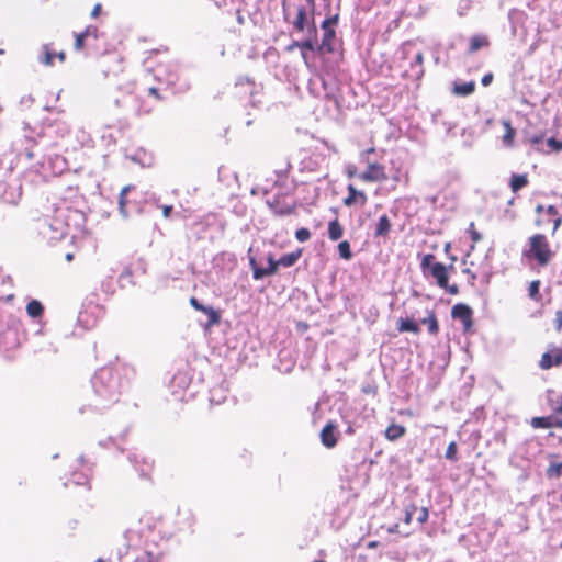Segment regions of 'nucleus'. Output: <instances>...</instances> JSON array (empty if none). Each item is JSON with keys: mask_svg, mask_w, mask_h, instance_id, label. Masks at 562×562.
<instances>
[{"mask_svg": "<svg viewBox=\"0 0 562 562\" xmlns=\"http://www.w3.org/2000/svg\"><path fill=\"white\" fill-rule=\"evenodd\" d=\"M74 49L98 58L97 67L105 77L124 71L122 57L114 49H109L106 36L94 25L75 34Z\"/></svg>", "mask_w": 562, "mask_h": 562, "instance_id": "obj_1", "label": "nucleus"}, {"mask_svg": "<svg viewBox=\"0 0 562 562\" xmlns=\"http://www.w3.org/2000/svg\"><path fill=\"white\" fill-rule=\"evenodd\" d=\"M420 270L426 279H431L436 285L451 295L459 294L457 284H449L450 272L454 270L453 265L446 266L437 261L434 254H425L420 259Z\"/></svg>", "mask_w": 562, "mask_h": 562, "instance_id": "obj_2", "label": "nucleus"}, {"mask_svg": "<svg viewBox=\"0 0 562 562\" xmlns=\"http://www.w3.org/2000/svg\"><path fill=\"white\" fill-rule=\"evenodd\" d=\"M555 252L543 234H535L528 238V246L522 251V257L536 262L538 267L544 268L553 260Z\"/></svg>", "mask_w": 562, "mask_h": 562, "instance_id": "obj_3", "label": "nucleus"}, {"mask_svg": "<svg viewBox=\"0 0 562 562\" xmlns=\"http://www.w3.org/2000/svg\"><path fill=\"white\" fill-rule=\"evenodd\" d=\"M339 22V13H335L328 18H326L322 24L321 27L323 30V38L322 44L319 46L321 50H325L326 53H333L334 52V44L336 40V31L335 27Z\"/></svg>", "mask_w": 562, "mask_h": 562, "instance_id": "obj_4", "label": "nucleus"}, {"mask_svg": "<svg viewBox=\"0 0 562 562\" xmlns=\"http://www.w3.org/2000/svg\"><path fill=\"white\" fill-rule=\"evenodd\" d=\"M135 187L126 186L124 187L119 196V210L123 216H128L131 213H137L140 211L139 201L136 199Z\"/></svg>", "mask_w": 562, "mask_h": 562, "instance_id": "obj_5", "label": "nucleus"}, {"mask_svg": "<svg viewBox=\"0 0 562 562\" xmlns=\"http://www.w3.org/2000/svg\"><path fill=\"white\" fill-rule=\"evenodd\" d=\"M364 164L367 165L366 169L358 175V178L362 182L381 183L389 179L386 168L383 164L370 160Z\"/></svg>", "mask_w": 562, "mask_h": 562, "instance_id": "obj_6", "label": "nucleus"}, {"mask_svg": "<svg viewBox=\"0 0 562 562\" xmlns=\"http://www.w3.org/2000/svg\"><path fill=\"white\" fill-rule=\"evenodd\" d=\"M142 93L138 105L139 114L151 113L155 109V104L164 99L160 94L159 88L156 86L145 87Z\"/></svg>", "mask_w": 562, "mask_h": 562, "instance_id": "obj_7", "label": "nucleus"}, {"mask_svg": "<svg viewBox=\"0 0 562 562\" xmlns=\"http://www.w3.org/2000/svg\"><path fill=\"white\" fill-rule=\"evenodd\" d=\"M451 316L454 319L461 321L463 325V331L468 333L471 330L473 326V311L469 305L464 303L456 304L451 308Z\"/></svg>", "mask_w": 562, "mask_h": 562, "instance_id": "obj_8", "label": "nucleus"}, {"mask_svg": "<svg viewBox=\"0 0 562 562\" xmlns=\"http://www.w3.org/2000/svg\"><path fill=\"white\" fill-rule=\"evenodd\" d=\"M368 195L364 191L357 189L353 184L347 186V195L344 198L342 203L346 207H363L368 203Z\"/></svg>", "mask_w": 562, "mask_h": 562, "instance_id": "obj_9", "label": "nucleus"}, {"mask_svg": "<svg viewBox=\"0 0 562 562\" xmlns=\"http://www.w3.org/2000/svg\"><path fill=\"white\" fill-rule=\"evenodd\" d=\"M562 366V348L552 347L550 350L546 351L539 361V367L542 370H549L552 367Z\"/></svg>", "mask_w": 562, "mask_h": 562, "instance_id": "obj_10", "label": "nucleus"}, {"mask_svg": "<svg viewBox=\"0 0 562 562\" xmlns=\"http://www.w3.org/2000/svg\"><path fill=\"white\" fill-rule=\"evenodd\" d=\"M250 266L252 268V276L255 280H261L265 277L273 276L278 271V260H274L272 255L268 256V267L266 269L259 268L256 265V260L254 258L250 259Z\"/></svg>", "mask_w": 562, "mask_h": 562, "instance_id": "obj_11", "label": "nucleus"}, {"mask_svg": "<svg viewBox=\"0 0 562 562\" xmlns=\"http://www.w3.org/2000/svg\"><path fill=\"white\" fill-rule=\"evenodd\" d=\"M283 196H274L267 199L266 203L269 209L278 216H285L294 213L295 206L282 201Z\"/></svg>", "mask_w": 562, "mask_h": 562, "instance_id": "obj_12", "label": "nucleus"}, {"mask_svg": "<svg viewBox=\"0 0 562 562\" xmlns=\"http://www.w3.org/2000/svg\"><path fill=\"white\" fill-rule=\"evenodd\" d=\"M337 425L334 422H328L321 431V442L324 447L331 449L337 445L338 438L336 435Z\"/></svg>", "mask_w": 562, "mask_h": 562, "instance_id": "obj_13", "label": "nucleus"}, {"mask_svg": "<svg viewBox=\"0 0 562 562\" xmlns=\"http://www.w3.org/2000/svg\"><path fill=\"white\" fill-rule=\"evenodd\" d=\"M530 426L535 429H548L552 427L562 428V419L553 416L532 417Z\"/></svg>", "mask_w": 562, "mask_h": 562, "instance_id": "obj_14", "label": "nucleus"}, {"mask_svg": "<svg viewBox=\"0 0 562 562\" xmlns=\"http://www.w3.org/2000/svg\"><path fill=\"white\" fill-rule=\"evenodd\" d=\"M419 323L427 327V330L431 336H437L439 334V322L434 310H426L425 316L420 318Z\"/></svg>", "mask_w": 562, "mask_h": 562, "instance_id": "obj_15", "label": "nucleus"}, {"mask_svg": "<svg viewBox=\"0 0 562 562\" xmlns=\"http://www.w3.org/2000/svg\"><path fill=\"white\" fill-rule=\"evenodd\" d=\"M292 24L297 32H303L308 26L307 9L305 5L296 7Z\"/></svg>", "mask_w": 562, "mask_h": 562, "instance_id": "obj_16", "label": "nucleus"}, {"mask_svg": "<svg viewBox=\"0 0 562 562\" xmlns=\"http://www.w3.org/2000/svg\"><path fill=\"white\" fill-rule=\"evenodd\" d=\"M491 45L490 38L485 34H475L469 41L468 54L472 55L482 48Z\"/></svg>", "mask_w": 562, "mask_h": 562, "instance_id": "obj_17", "label": "nucleus"}, {"mask_svg": "<svg viewBox=\"0 0 562 562\" xmlns=\"http://www.w3.org/2000/svg\"><path fill=\"white\" fill-rule=\"evenodd\" d=\"M235 87L237 89H243V91L237 92L239 97L246 94L252 97L256 93V82L252 78L247 76L239 77L235 83Z\"/></svg>", "mask_w": 562, "mask_h": 562, "instance_id": "obj_18", "label": "nucleus"}, {"mask_svg": "<svg viewBox=\"0 0 562 562\" xmlns=\"http://www.w3.org/2000/svg\"><path fill=\"white\" fill-rule=\"evenodd\" d=\"M398 333H412L418 335L420 333L419 323L414 318H398L396 322Z\"/></svg>", "mask_w": 562, "mask_h": 562, "instance_id": "obj_19", "label": "nucleus"}, {"mask_svg": "<svg viewBox=\"0 0 562 562\" xmlns=\"http://www.w3.org/2000/svg\"><path fill=\"white\" fill-rule=\"evenodd\" d=\"M547 403L555 415H562V394L554 390H548Z\"/></svg>", "mask_w": 562, "mask_h": 562, "instance_id": "obj_20", "label": "nucleus"}, {"mask_svg": "<svg viewBox=\"0 0 562 562\" xmlns=\"http://www.w3.org/2000/svg\"><path fill=\"white\" fill-rule=\"evenodd\" d=\"M392 228L391 221L386 214H383L379 217L374 236L375 237H387Z\"/></svg>", "mask_w": 562, "mask_h": 562, "instance_id": "obj_21", "label": "nucleus"}, {"mask_svg": "<svg viewBox=\"0 0 562 562\" xmlns=\"http://www.w3.org/2000/svg\"><path fill=\"white\" fill-rule=\"evenodd\" d=\"M406 434V428L398 424H391L385 429V438L390 441H395Z\"/></svg>", "mask_w": 562, "mask_h": 562, "instance_id": "obj_22", "label": "nucleus"}, {"mask_svg": "<svg viewBox=\"0 0 562 562\" xmlns=\"http://www.w3.org/2000/svg\"><path fill=\"white\" fill-rule=\"evenodd\" d=\"M529 180L526 173H513L510 177L509 187L514 193L528 186Z\"/></svg>", "mask_w": 562, "mask_h": 562, "instance_id": "obj_23", "label": "nucleus"}, {"mask_svg": "<svg viewBox=\"0 0 562 562\" xmlns=\"http://www.w3.org/2000/svg\"><path fill=\"white\" fill-rule=\"evenodd\" d=\"M344 235V227L337 218L328 223V237L330 240L336 241Z\"/></svg>", "mask_w": 562, "mask_h": 562, "instance_id": "obj_24", "label": "nucleus"}, {"mask_svg": "<svg viewBox=\"0 0 562 562\" xmlns=\"http://www.w3.org/2000/svg\"><path fill=\"white\" fill-rule=\"evenodd\" d=\"M474 90H475L474 81H469V82H463V83H454L453 89H452L454 94L461 95V97L470 95L474 92Z\"/></svg>", "mask_w": 562, "mask_h": 562, "instance_id": "obj_25", "label": "nucleus"}, {"mask_svg": "<svg viewBox=\"0 0 562 562\" xmlns=\"http://www.w3.org/2000/svg\"><path fill=\"white\" fill-rule=\"evenodd\" d=\"M301 255H302L301 249L285 254L278 259V263H279V266H282V267H292L300 259Z\"/></svg>", "mask_w": 562, "mask_h": 562, "instance_id": "obj_26", "label": "nucleus"}, {"mask_svg": "<svg viewBox=\"0 0 562 562\" xmlns=\"http://www.w3.org/2000/svg\"><path fill=\"white\" fill-rule=\"evenodd\" d=\"M540 285H541L540 280H533L528 285V296H529V299H531L535 302L542 301V295L540 293Z\"/></svg>", "mask_w": 562, "mask_h": 562, "instance_id": "obj_27", "label": "nucleus"}, {"mask_svg": "<svg viewBox=\"0 0 562 562\" xmlns=\"http://www.w3.org/2000/svg\"><path fill=\"white\" fill-rule=\"evenodd\" d=\"M503 126H504V130H505V133L503 135V143L506 146L510 147L514 144V138H515V135H516V131L512 126L509 121H504L503 122Z\"/></svg>", "mask_w": 562, "mask_h": 562, "instance_id": "obj_28", "label": "nucleus"}, {"mask_svg": "<svg viewBox=\"0 0 562 562\" xmlns=\"http://www.w3.org/2000/svg\"><path fill=\"white\" fill-rule=\"evenodd\" d=\"M26 312L31 317L36 318L43 315L44 307L40 301L32 300L26 305Z\"/></svg>", "mask_w": 562, "mask_h": 562, "instance_id": "obj_29", "label": "nucleus"}, {"mask_svg": "<svg viewBox=\"0 0 562 562\" xmlns=\"http://www.w3.org/2000/svg\"><path fill=\"white\" fill-rule=\"evenodd\" d=\"M55 58V52L52 49L49 45L43 46V55L40 58V61L45 66H53Z\"/></svg>", "mask_w": 562, "mask_h": 562, "instance_id": "obj_30", "label": "nucleus"}, {"mask_svg": "<svg viewBox=\"0 0 562 562\" xmlns=\"http://www.w3.org/2000/svg\"><path fill=\"white\" fill-rule=\"evenodd\" d=\"M202 313L206 314L209 317L207 326H214V325L220 324L221 315L213 307L204 306V310H202Z\"/></svg>", "mask_w": 562, "mask_h": 562, "instance_id": "obj_31", "label": "nucleus"}, {"mask_svg": "<svg viewBox=\"0 0 562 562\" xmlns=\"http://www.w3.org/2000/svg\"><path fill=\"white\" fill-rule=\"evenodd\" d=\"M547 214L552 218V222H553L552 233H554L560 227V225L562 223V217L559 214V212L554 205H549L547 207Z\"/></svg>", "mask_w": 562, "mask_h": 562, "instance_id": "obj_32", "label": "nucleus"}, {"mask_svg": "<svg viewBox=\"0 0 562 562\" xmlns=\"http://www.w3.org/2000/svg\"><path fill=\"white\" fill-rule=\"evenodd\" d=\"M468 233L472 239V245L470 246V251L475 249V245L482 240V234L476 229L474 222H471L468 227Z\"/></svg>", "mask_w": 562, "mask_h": 562, "instance_id": "obj_33", "label": "nucleus"}, {"mask_svg": "<svg viewBox=\"0 0 562 562\" xmlns=\"http://www.w3.org/2000/svg\"><path fill=\"white\" fill-rule=\"evenodd\" d=\"M548 479H559L562 475V461L559 463H551L546 471Z\"/></svg>", "mask_w": 562, "mask_h": 562, "instance_id": "obj_34", "label": "nucleus"}, {"mask_svg": "<svg viewBox=\"0 0 562 562\" xmlns=\"http://www.w3.org/2000/svg\"><path fill=\"white\" fill-rule=\"evenodd\" d=\"M338 251L339 256L345 260H350L352 258V251L348 240H342L338 244Z\"/></svg>", "mask_w": 562, "mask_h": 562, "instance_id": "obj_35", "label": "nucleus"}, {"mask_svg": "<svg viewBox=\"0 0 562 562\" xmlns=\"http://www.w3.org/2000/svg\"><path fill=\"white\" fill-rule=\"evenodd\" d=\"M473 262H470L469 267H464L462 272L467 276V282L471 286H474L477 280V273L472 269Z\"/></svg>", "mask_w": 562, "mask_h": 562, "instance_id": "obj_36", "label": "nucleus"}, {"mask_svg": "<svg viewBox=\"0 0 562 562\" xmlns=\"http://www.w3.org/2000/svg\"><path fill=\"white\" fill-rule=\"evenodd\" d=\"M458 446L456 441H451L446 450V458L451 461H457L458 459Z\"/></svg>", "mask_w": 562, "mask_h": 562, "instance_id": "obj_37", "label": "nucleus"}, {"mask_svg": "<svg viewBox=\"0 0 562 562\" xmlns=\"http://www.w3.org/2000/svg\"><path fill=\"white\" fill-rule=\"evenodd\" d=\"M295 238L300 243H305L311 238V232L308 228L302 227L295 232Z\"/></svg>", "mask_w": 562, "mask_h": 562, "instance_id": "obj_38", "label": "nucleus"}, {"mask_svg": "<svg viewBox=\"0 0 562 562\" xmlns=\"http://www.w3.org/2000/svg\"><path fill=\"white\" fill-rule=\"evenodd\" d=\"M417 521L419 524H425L428 520L429 512L427 507H420L418 510Z\"/></svg>", "mask_w": 562, "mask_h": 562, "instance_id": "obj_39", "label": "nucleus"}, {"mask_svg": "<svg viewBox=\"0 0 562 562\" xmlns=\"http://www.w3.org/2000/svg\"><path fill=\"white\" fill-rule=\"evenodd\" d=\"M547 144L549 147H551L552 150L554 151H560L562 150V142L561 140H558L555 139L554 137H551L547 140Z\"/></svg>", "mask_w": 562, "mask_h": 562, "instance_id": "obj_40", "label": "nucleus"}, {"mask_svg": "<svg viewBox=\"0 0 562 562\" xmlns=\"http://www.w3.org/2000/svg\"><path fill=\"white\" fill-rule=\"evenodd\" d=\"M297 47H300L301 49L314 50L315 49V43H314L313 40L307 38L305 41L300 42V44H297Z\"/></svg>", "mask_w": 562, "mask_h": 562, "instance_id": "obj_41", "label": "nucleus"}, {"mask_svg": "<svg viewBox=\"0 0 562 562\" xmlns=\"http://www.w3.org/2000/svg\"><path fill=\"white\" fill-rule=\"evenodd\" d=\"M375 151H376L375 147H370V148H368V149H366V150H362V151L360 153V160H361L362 162H368V160H369V155H370V154H374Z\"/></svg>", "mask_w": 562, "mask_h": 562, "instance_id": "obj_42", "label": "nucleus"}, {"mask_svg": "<svg viewBox=\"0 0 562 562\" xmlns=\"http://www.w3.org/2000/svg\"><path fill=\"white\" fill-rule=\"evenodd\" d=\"M554 324L557 331H561L562 329V311L558 310L554 315Z\"/></svg>", "mask_w": 562, "mask_h": 562, "instance_id": "obj_43", "label": "nucleus"}, {"mask_svg": "<svg viewBox=\"0 0 562 562\" xmlns=\"http://www.w3.org/2000/svg\"><path fill=\"white\" fill-rule=\"evenodd\" d=\"M345 173L346 176L351 179V178H355V177H358V170H357V167L355 165H349L346 170H345Z\"/></svg>", "mask_w": 562, "mask_h": 562, "instance_id": "obj_44", "label": "nucleus"}, {"mask_svg": "<svg viewBox=\"0 0 562 562\" xmlns=\"http://www.w3.org/2000/svg\"><path fill=\"white\" fill-rule=\"evenodd\" d=\"M101 12H102V4L101 3H97V4H94V7H93V9H92V11L90 13V16L92 19H98L100 16Z\"/></svg>", "mask_w": 562, "mask_h": 562, "instance_id": "obj_45", "label": "nucleus"}, {"mask_svg": "<svg viewBox=\"0 0 562 562\" xmlns=\"http://www.w3.org/2000/svg\"><path fill=\"white\" fill-rule=\"evenodd\" d=\"M190 305H191L194 310L200 311V312H202V310H204V306H205V305L201 304V303L199 302V300H198L196 297H194V296H192V297L190 299Z\"/></svg>", "mask_w": 562, "mask_h": 562, "instance_id": "obj_46", "label": "nucleus"}, {"mask_svg": "<svg viewBox=\"0 0 562 562\" xmlns=\"http://www.w3.org/2000/svg\"><path fill=\"white\" fill-rule=\"evenodd\" d=\"M414 63L420 67V75L424 74L423 64H424V54L422 52L417 53L415 56Z\"/></svg>", "mask_w": 562, "mask_h": 562, "instance_id": "obj_47", "label": "nucleus"}, {"mask_svg": "<svg viewBox=\"0 0 562 562\" xmlns=\"http://www.w3.org/2000/svg\"><path fill=\"white\" fill-rule=\"evenodd\" d=\"M493 78H494V77H493V74H492V72L485 74V75L482 77L481 82H482V85H483L484 87H487V86H490V85H491V82L493 81Z\"/></svg>", "mask_w": 562, "mask_h": 562, "instance_id": "obj_48", "label": "nucleus"}, {"mask_svg": "<svg viewBox=\"0 0 562 562\" xmlns=\"http://www.w3.org/2000/svg\"><path fill=\"white\" fill-rule=\"evenodd\" d=\"M419 508L417 507L416 504L414 503H411L408 504L406 507H405V512H409L412 513V515L414 516V514L418 510Z\"/></svg>", "mask_w": 562, "mask_h": 562, "instance_id": "obj_49", "label": "nucleus"}, {"mask_svg": "<svg viewBox=\"0 0 562 562\" xmlns=\"http://www.w3.org/2000/svg\"><path fill=\"white\" fill-rule=\"evenodd\" d=\"M171 212H172V206L171 205H164L162 206V215H164V217H166V218L169 217Z\"/></svg>", "mask_w": 562, "mask_h": 562, "instance_id": "obj_50", "label": "nucleus"}, {"mask_svg": "<svg viewBox=\"0 0 562 562\" xmlns=\"http://www.w3.org/2000/svg\"><path fill=\"white\" fill-rule=\"evenodd\" d=\"M413 520V515L409 512H405L404 524L409 525Z\"/></svg>", "mask_w": 562, "mask_h": 562, "instance_id": "obj_51", "label": "nucleus"}, {"mask_svg": "<svg viewBox=\"0 0 562 562\" xmlns=\"http://www.w3.org/2000/svg\"><path fill=\"white\" fill-rule=\"evenodd\" d=\"M379 544H380V542H379V541H376V540H372V541H369V542H368L367 548H368V549H375V548H378V547H379Z\"/></svg>", "mask_w": 562, "mask_h": 562, "instance_id": "obj_52", "label": "nucleus"}, {"mask_svg": "<svg viewBox=\"0 0 562 562\" xmlns=\"http://www.w3.org/2000/svg\"><path fill=\"white\" fill-rule=\"evenodd\" d=\"M398 524H394L393 526L387 528L389 533H397L398 532Z\"/></svg>", "mask_w": 562, "mask_h": 562, "instance_id": "obj_53", "label": "nucleus"}, {"mask_svg": "<svg viewBox=\"0 0 562 562\" xmlns=\"http://www.w3.org/2000/svg\"><path fill=\"white\" fill-rule=\"evenodd\" d=\"M55 58H58L60 63H64L66 59V55L64 52L55 53Z\"/></svg>", "mask_w": 562, "mask_h": 562, "instance_id": "obj_54", "label": "nucleus"}, {"mask_svg": "<svg viewBox=\"0 0 562 562\" xmlns=\"http://www.w3.org/2000/svg\"><path fill=\"white\" fill-rule=\"evenodd\" d=\"M310 31L312 32L313 36H314V37H316L317 30H316V26H315V23H314V20H313V19L311 20V27H310Z\"/></svg>", "mask_w": 562, "mask_h": 562, "instance_id": "obj_55", "label": "nucleus"}, {"mask_svg": "<svg viewBox=\"0 0 562 562\" xmlns=\"http://www.w3.org/2000/svg\"><path fill=\"white\" fill-rule=\"evenodd\" d=\"M133 562H149L147 557H137Z\"/></svg>", "mask_w": 562, "mask_h": 562, "instance_id": "obj_56", "label": "nucleus"}, {"mask_svg": "<svg viewBox=\"0 0 562 562\" xmlns=\"http://www.w3.org/2000/svg\"><path fill=\"white\" fill-rule=\"evenodd\" d=\"M297 44H300V42L295 41V42H293L292 44H290V45L288 46V48H286V49H288L289 52H291V50H293L295 47H297Z\"/></svg>", "mask_w": 562, "mask_h": 562, "instance_id": "obj_57", "label": "nucleus"}, {"mask_svg": "<svg viewBox=\"0 0 562 562\" xmlns=\"http://www.w3.org/2000/svg\"><path fill=\"white\" fill-rule=\"evenodd\" d=\"M237 22L239 24H244V16L240 13V10L237 11Z\"/></svg>", "mask_w": 562, "mask_h": 562, "instance_id": "obj_58", "label": "nucleus"}, {"mask_svg": "<svg viewBox=\"0 0 562 562\" xmlns=\"http://www.w3.org/2000/svg\"><path fill=\"white\" fill-rule=\"evenodd\" d=\"M470 257V251L467 252V255L464 256V258L462 259V265L463 266H468V258Z\"/></svg>", "mask_w": 562, "mask_h": 562, "instance_id": "obj_59", "label": "nucleus"}, {"mask_svg": "<svg viewBox=\"0 0 562 562\" xmlns=\"http://www.w3.org/2000/svg\"><path fill=\"white\" fill-rule=\"evenodd\" d=\"M72 258H74V255H72V254H68V255L66 256V259H67L68 261L72 260Z\"/></svg>", "mask_w": 562, "mask_h": 562, "instance_id": "obj_60", "label": "nucleus"}, {"mask_svg": "<svg viewBox=\"0 0 562 562\" xmlns=\"http://www.w3.org/2000/svg\"><path fill=\"white\" fill-rule=\"evenodd\" d=\"M542 210H543L542 205H538L537 209H536L537 212H541Z\"/></svg>", "mask_w": 562, "mask_h": 562, "instance_id": "obj_61", "label": "nucleus"}, {"mask_svg": "<svg viewBox=\"0 0 562 562\" xmlns=\"http://www.w3.org/2000/svg\"><path fill=\"white\" fill-rule=\"evenodd\" d=\"M94 562H104V560H103V559H101V558H99V559H97Z\"/></svg>", "mask_w": 562, "mask_h": 562, "instance_id": "obj_62", "label": "nucleus"}, {"mask_svg": "<svg viewBox=\"0 0 562 562\" xmlns=\"http://www.w3.org/2000/svg\"><path fill=\"white\" fill-rule=\"evenodd\" d=\"M302 57L304 60H306V54L304 52H302Z\"/></svg>", "mask_w": 562, "mask_h": 562, "instance_id": "obj_63", "label": "nucleus"}, {"mask_svg": "<svg viewBox=\"0 0 562 562\" xmlns=\"http://www.w3.org/2000/svg\"><path fill=\"white\" fill-rule=\"evenodd\" d=\"M532 140H533L535 143H537V142H539V140H540V138H533Z\"/></svg>", "mask_w": 562, "mask_h": 562, "instance_id": "obj_64", "label": "nucleus"}]
</instances>
